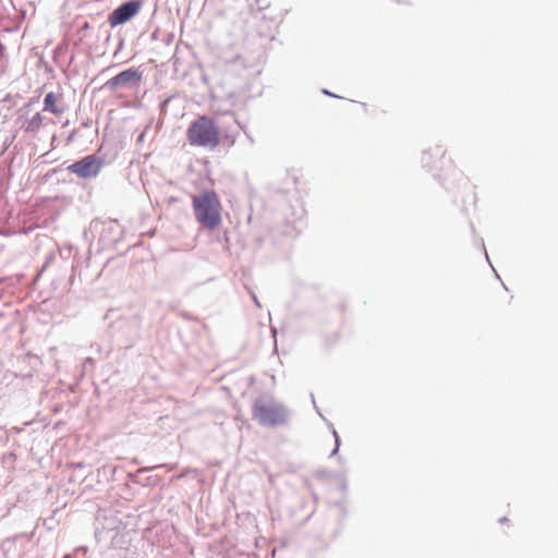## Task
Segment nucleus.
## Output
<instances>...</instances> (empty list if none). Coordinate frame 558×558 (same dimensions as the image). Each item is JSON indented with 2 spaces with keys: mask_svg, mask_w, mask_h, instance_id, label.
Here are the masks:
<instances>
[{
  "mask_svg": "<svg viewBox=\"0 0 558 558\" xmlns=\"http://www.w3.org/2000/svg\"><path fill=\"white\" fill-rule=\"evenodd\" d=\"M197 222L206 229H218L222 222V205L214 190H207L192 197Z\"/></svg>",
  "mask_w": 558,
  "mask_h": 558,
  "instance_id": "1",
  "label": "nucleus"
},
{
  "mask_svg": "<svg viewBox=\"0 0 558 558\" xmlns=\"http://www.w3.org/2000/svg\"><path fill=\"white\" fill-rule=\"evenodd\" d=\"M186 138L191 146L215 148L220 144V130L213 119L199 116L190 123Z\"/></svg>",
  "mask_w": 558,
  "mask_h": 558,
  "instance_id": "2",
  "label": "nucleus"
},
{
  "mask_svg": "<svg viewBox=\"0 0 558 558\" xmlns=\"http://www.w3.org/2000/svg\"><path fill=\"white\" fill-rule=\"evenodd\" d=\"M252 412L254 420L264 426H277L287 421L286 409L271 398H258Z\"/></svg>",
  "mask_w": 558,
  "mask_h": 558,
  "instance_id": "3",
  "label": "nucleus"
},
{
  "mask_svg": "<svg viewBox=\"0 0 558 558\" xmlns=\"http://www.w3.org/2000/svg\"><path fill=\"white\" fill-rule=\"evenodd\" d=\"M101 168L102 160L94 155H89L72 163L68 169L78 178L86 179L96 177Z\"/></svg>",
  "mask_w": 558,
  "mask_h": 558,
  "instance_id": "4",
  "label": "nucleus"
},
{
  "mask_svg": "<svg viewBox=\"0 0 558 558\" xmlns=\"http://www.w3.org/2000/svg\"><path fill=\"white\" fill-rule=\"evenodd\" d=\"M140 9L141 4L136 1L125 2L109 14L108 22L111 27L121 25L136 15Z\"/></svg>",
  "mask_w": 558,
  "mask_h": 558,
  "instance_id": "5",
  "label": "nucleus"
},
{
  "mask_svg": "<svg viewBox=\"0 0 558 558\" xmlns=\"http://www.w3.org/2000/svg\"><path fill=\"white\" fill-rule=\"evenodd\" d=\"M60 100V95H56L54 93H48L44 99V110L57 116L62 114L64 112V109L63 107L59 106Z\"/></svg>",
  "mask_w": 558,
  "mask_h": 558,
  "instance_id": "6",
  "label": "nucleus"
},
{
  "mask_svg": "<svg viewBox=\"0 0 558 558\" xmlns=\"http://www.w3.org/2000/svg\"><path fill=\"white\" fill-rule=\"evenodd\" d=\"M136 78H138L137 71L133 70V69H128L125 71H122L121 73H119L114 77H112L109 81V84L112 85V86H118V85H121V84L129 83V82H131L133 80H136Z\"/></svg>",
  "mask_w": 558,
  "mask_h": 558,
  "instance_id": "7",
  "label": "nucleus"
},
{
  "mask_svg": "<svg viewBox=\"0 0 558 558\" xmlns=\"http://www.w3.org/2000/svg\"><path fill=\"white\" fill-rule=\"evenodd\" d=\"M41 123H43V117L38 112L27 122V124L25 126V131L31 132V133L36 132L41 126Z\"/></svg>",
  "mask_w": 558,
  "mask_h": 558,
  "instance_id": "8",
  "label": "nucleus"
},
{
  "mask_svg": "<svg viewBox=\"0 0 558 558\" xmlns=\"http://www.w3.org/2000/svg\"><path fill=\"white\" fill-rule=\"evenodd\" d=\"M433 155L442 157L445 155V151L441 148H436Z\"/></svg>",
  "mask_w": 558,
  "mask_h": 558,
  "instance_id": "9",
  "label": "nucleus"
},
{
  "mask_svg": "<svg viewBox=\"0 0 558 558\" xmlns=\"http://www.w3.org/2000/svg\"><path fill=\"white\" fill-rule=\"evenodd\" d=\"M427 157H432V153H425V155H424V161H425L426 165L429 163Z\"/></svg>",
  "mask_w": 558,
  "mask_h": 558,
  "instance_id": "10",
  "label": "nucleus"
},
{
  "mask_svg": "<svg viewBox=\"0 0 558 558\" xmlns=\"http://www.w3.org/2000/svg\"><path fill=\"white\" fill-rule=\"evenodd\" d=\"M398 3L409 4L411 0H396Z\"/></svg>",
  "mask_w": 558,
  "mask_h": 558,
  "instance_id": "11",
  "label": "nucleus"
},
{
  "mask_svg": "<svg viewBox=\"0 0 558 558\" xmlns=\"http://www.w3.org/2000/svg\"><path fill=\"white\" fill-rule=\"evenodd\" d=\"M65 558H69V557H65Z\"/></svg>",
  "mask_w": 558,
  "mask_h": 558,
  "instance_id": "12",
  "label": "nucleus"
}]
</instances>
